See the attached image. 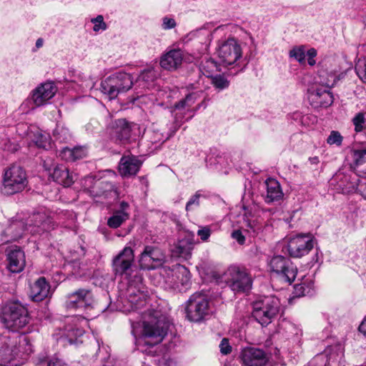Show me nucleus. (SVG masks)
Wrapping results in <instances>:
<instances>
[{"label": "nucleus", "instance_id": "obj_27", "mask_svg": "<svg viewBox=\"0 0 366 366\" xmlns=\"http://www.w3.org/2000/svg\"><path fill=\"white\" fill-rule=\"evenodd\" d=\"M50 176L53 180L64 187H69L74 182V177L69 174L68 169L63 164L54 167Z\"/></svg>", "mask_w": 366, "mask_h": 366}, {"label": "nucleus", "instance_id": "obj_17", "mask_svg": "<svg viewBox=\"0 0 366 366\" xmlns=\"http://www.w3.org/2000/svg\"><path fill=\"white\" fill-rule=\"evenodd\" d=\"M240 358L244 366H264L267 362L265 352L254 347L244 348L241 351Z\"/></svg>", "mask_w": 366, "mask_h": 366}, {"label": "nucleus", "instance_id": "obj_30", "mask_svg": "<svg viewBox=\"0 0 366 366\" xmlns=\"http://www.w3.org/2000/svg\"><path fill=\"white\" fill-rule=\"evenodd\" d=\"M192 249L193 246L189 240L187 239H183L177 242L175 247V252L179 257L187 259L191 256Z\"/></svg>", "mask_w": 366, "mask_h": 366}, {"label": "nucleus", "instance_id": "obj_39", "mask_svg": "<svg viewBox=\"0 0 366 366\" xmlns=\"http://www.w3.org/2000/svg\"><path fill=\"white\" fill-rule=\"evenodd\" d=\"M196 101V97L194 94H191L187 95L185 99L179 101L175 104L176 109H184L192 107Z\"/></svg>", "mask_w": 366, "mask_h": 366}, {"label": "nucleus", "instance_id": "obj_10", "mask_svg": "<svg viewBox=\"0 0 366 366\" xmlns=\"http://www.w3.org/2000/svg\"><path fill=\"white\" fill-rule=\"evenodd\" d=\"M218 56L224 66L234 65V67H238L237 71L242 70L240 68L242 56V47L235 39H228L219 45Z\"/></svg>", "mask_w": 366, "mask_h": 366}, {"label": "nucleus", "instance_id": "obj_59", "mask_svg": "<svg viewBox=\"0 0 366 366\" xmlns=\"http://www.w3.org/2000/svg\"><path fill=\"white\" fill-rule=\"evenodd\" d=\"M193 36L194 35H196V34H203V35H205L207 36V37L209 36V31L205 30V29H199V30H197L196 31H194V33L192 34Z\"/></svg>", "mask_w": 366, "mask_h": 366}, {"label": "nucleus", "instance_id": "obj_58", "mask_svg": "<svg viewBox=\"0 0 366 366\" xmlns=\"http://www.w3.org/2000/svg\"><path fill=\"white\" fill-rule=\"evenodd\" d=\"M317 50L314 48H311L307 51V56L311 58H315L317 56Z\"/></svg>", "mask_w": 366, "mask_h": 366}, {"label": "nucleus", "instance_id": "obj_8", "mask_svg": "<svg viewBox=\"0 0 366 366\" xmlns=\"http://www.w3.org/2000/svg\"><path fill=\"white\" fill-rule=\"evenodd\" d=\"M207 295L202 292L192 294L187 302L186 316L191 322H200L209 314Z\"/></svg>", "mask_w": 366, "mask_h": 366}, {"label": "nucleus", "instance_id": "obj_51", "mask_svg": "<svg viewBox=\"0 0 366 366\" xmlns=\"http://www.w3.org/2000/svg\"><path fill=\"white\" fill-rule=\"evenodd\" d=\"M74 152L73 156L74 161L80 159L86 156V149L83 147H76L73 148Z\"/></svg>", "mask_w": 366, "mask_h": 366}, {"label": "nucleus", "instance_id": "obj_62", "mask_svg": "<svg viewBox=\"0 0 366 366\" xmlns=\"http://www.w3.org/2000/svg\"><path fill=\"white\" fill-rule=\"evenodd\" d=\"M307 61H308V64L310 66H314L316 63L315 58H311V57H308Z\"/></svg>", "mask_w": 366, "mask_h": 366}, {"label": "nucleus", "instance_id": "obj_50", "mask_svg": "<svg viewBox=\"0 0 366 366\" xmlns=\"http://www.w3.org/2000/svg\"><path fill=\"white\" fill-rule=\"evenodd\" d=\"M220 352L222 355H228L232 352V347L227 338H223L219 344Z\"/></svg>", "mask_w": 366, "mask_h": 366}, {"label": "nucleus", "instance_id": "obj_2", "mask_svg": "<svg viewBox=\"0 0 366 366\" xmlns=\"http://www.w3.org/2000/svg\"><path fill=\"white\" fill-rule=\"evenodd\" d=\"M0 319L4 327L11 331L23 328L29 322L27 309L17 301L8 302L2 305Z\"/></svg>", "mask_w": 366, "mask_h": 366}, {"label": "nucleus", "instance_id": "obj_37", "mask_svg": "<svg viewBox=\"0 0 366 366\" xmlns=\"http://www.w3.org/2000/svg\"><path fill=\"white\" fill-rule=\"evenodd\" d=\"M33 141L38 147L46 148L49 144V137L48 134L37 132L36 134L34 135Z\"/></svg>", "mask_w": 366, "mask_h": 366}, {"label": "nucleus", "instance_id": "obj_49", "mask_svg": "<svg viewBox=\"0 0 366 366\" xmlns=\"http://www.w3.org/2000/svg\"><path fill=\"white\" fill-rule=\"evenodd\" d=\"M246 219V225L247 227L251 229L254 232H259L262 229V227L257 223L256 220H251L248 219L247 213L244 214Z\"/></svg>", "mask_w": 366, "mask_h": 366}, {"label": "nucleus", "instance_id": "obj_6", "mask_svg": "<svg viewBox=\"0 0 366 366\" xmlns=\"http://www.w3.org/2000/svg\"><path fill=\"white\" fill-rule=\"evenodd\" d=\"M280 302L273 295L263 297L253 303L252 315L262 326L268 325L280 311Z\"/></svg>", "mask_w": 366, "mask_h": 366}, {"label": "nucleus", "instance_id": "obj_3", "mask_svg": "<svg viewBox=\"0 0 366 366\" xmlns=\"http://www.w3.org/2000/svg\"><path fill=\"white\" fill-rule=\"evenodd\" d=\"M28 180L24 169L13 164L4 171L1 192L4 195H13L21 192L27 186Z\"/></svg>", "mask_w": 366, "mask_h": 366}, {"label": "nucleus", "instance_id": "obj_57", "mask_svg": "<svg viewBox=\"0 0 366 366\" xmlns=\"http://www.w3.org/2000/svg\"><path fill=\"white\" fill-rule=\"evenodd\" d=\"M359 331L366 337V317L359 326Z\"/></svg>", "mask_w": 366, "mask_h": 366}, {"label": "nucleus", "instance_id": "obj_42", "mask_svg": "<svg viewBox=\"0 0 366 366\" xmlns=\"http://www.w3.org/2000/svg\"><path fill=\"white\" fill-rule=\"evenodd\" d=\"M355 71L359 78L366 83V59L357 62L355 66Z\"/></svg>", "mask_w": 366, "mask_h": 366}, {"label": "nucleus", "instance_id": "obj_11", "mask_svg": "<svg viewBox=\"0 0 366 366\" xmlns=\"http://www.w3.org/2000/svg\"><path fill=\"white\" fill-rule=\"evenodd\" d=\"M270 270L277 274V277L290 285L297 274V267L290 259L282 255L274 256L269 261Z\"/></svg>", "mask_w": 366, "mask_h": 366}, {"label": "nucleus", "instance_id": "obj_1", "mask_svg": "<svg viewBox=\"0 0 366 366\" xmlns=\"http://www.w3.org/2000/svg\"><path fill=\"white\" fill-rule=\"evenodd\" d=\"M29 337L16 335L13 337L0 335V365L20 366L32 352Z\"/></svg>", "mask_w": 366, "mask_h": 366}, {"label": "nucleus", "instance_id": "obj_12", "mask_svg": "<svg viewBox=\"0 0 366 366\" xmlns=\"http://www.w3.org/2000/svg\"><path fill=\"white\" fill-rule=\"evenodd\" d=\"M134 261V250L130 247H125L112 259V270L116 276L129 279L133 272Z\"/></svg>", "mask_w": 366, "mask_h": 366}, {"label": "nucleus", "instance_id": "obj_38", "mask_svg": "<svg viewBox=\"0 0 366 366\" xmlns=\"http://www.w3.org/2000/svg\"><path fill=\"white\" fill-rule=\"evenodd\" d=\"M352 158L356 165L366 162V148L353 150Z\"/></svg>", "mask_w": 366, "mask_h": 366}, {"label": "nucleus", "instance_id": "obj_41", "mask_svg": "<svg viewBox=\"0 0 366 366\" xmlns=\"http://www.w3.org/2000/svg\"><path fill=\"white\" fill-rule=\"evenodd\" d=\"M365 122V114L362 112L357 113L352 119V123L355 126V130L357 132H362Z\"/></svg>", "mask_w": 366, "mask_h": 366}, {"label": "nucleus", "instance_id": "obj_45", "mask_svg": "<svg viewBox=\"0 0 366 366\" xmlns=\"http://www.w3.org/2000/svg\"><path fill=\"white\" fill-rule=\"evenodd\" d=\"M92 22L94 24L93 30L96 32L100 30H105L107 25L104 21V18L102 15H98L96 18L92 19Z\"/></svg>", "mask_w": 366, "mask_h": 366}, {"label": "nucleus", "instance_id": "obj_24", "mask_svg": "<svg viewBox=\"0 0 366 366\" xmlns=\"http://www.w3.org/2000/svg\"><path fill=\"white\" fill-rule=\"evenodd\" d=\"M8 269L13 273L23 270L25 266L24 252L17 247L11 249L7 254Z\"/></svg>", "mask_w": 366, "mask_h": 366}, {"label": "nucleus", "instance_id": "obj_14", "mask_svg": "<svg viewBox=\"0 0 366 366\" xmlns=\"http://www.w3.org/2000/svg\"><path fill=\"white\" fill-rule=\"evenodd\" d=\"M54 224L50 216L45 212L32 214L26 220L24 230L31 234H40L53 229Z\"/></svg>", "mask_w": 366, "mask_h": 366}, {"label": "nucleus", "instance_id": "obj_54", "mask_svg": "<svg viewBox=\"0 0 366 366\" xmlns=\"http://www.w3.org/2000/svg\"><path fill=\"white\" fill-rule=\"evenodd\" d=\"M232 237L239 244H244L245 242V237L240 230H234L232 233Z\"/></svg>", "mask_w": 366, "mask_h": 366}, {"label": "nucleus", "instance_id": "obj_5", "mask_svg": "<svg viewBox=\"0 0 366 366\" xmlns=\"http://www.w3.org/2000/svg\"><path fill=\"white\" fill-rule=\"evenodd\" d=\"M133 84V78L131 74L126 72H117L102 81L100 90L110 100H112L119 94L128 92Z\"/></svg>", "mask_w": 366, "mask_h": 366}, {"label": "nucleus", "instance_id": "obj_34", "mask_svg": "<svg viewBox=\"0 0 366 366\" xmlns=\"http://www.w3.org/2000/svg\"><path fill=\"white\" fill-rule=\"evenodd\" d=\"M290 58L295 59L300 64L305 63V47L304 46H298L293 47L289 52Z\"/></svg>", "mask_w": 366, "mask_h": 366}, {"label": "nucleus", "instance_id": "obj_26", "mask_svg": "<svg viewBox=\"0 0 366 366\" xmlns=\"http://www.w3.org/2000/svg\"><path fill=\"white\" fill-rule=\"evenodd\" d=\"M172 272L176 277L174 281V285L179 287V285L182 287V289L187 290L191 285V276L190 272L187 268L181 264H176L173 266L171 269Z\"/></svg>", "mask_w": 366, "mask_h": 366}, {"label": "nucleus", "instance_id": "obj_23", "mask_svg": "<svg viewBox=\"0 0 366 366\" xmlns=\"http://www.w3.org/2000/svg\"><path fill=\"white\" fill-rule=\"evenodd\" d=\"M112 135L116 141L128 142L132 136L131 124L124 119L115 120L113 123Z\"/></svg>", "mask_w": 366, "mask_h": 366}, {"label": "nucleus", "instance_id": "obj_28", "mask_svg": "<svg viewBox=\"0 0 366 366\" xmlns=\"http://www.w3.org/2000/svg\"><path fill=\"white\" fill-rule=\"evenodd\" d=\"M126 295L132 310H138L144 306L146 302L145 294L141 292L140 290L136 289L132 284L129 285Z\"/></svg>", "mask_w": 366, "mask_h": 366}, {"label": "nucleus", "instance_id": "obj_56", "mask_svg": "<svg viewBox=\"0 0 366 366\" xmlns=\"http://www.w3.org/2000/svg\"><path fill=\"white\" fill-rule=\"evenodd\" d=\"M359 189L360 190L362 197L366 199V179L359 184Z\"/></svg>", "mask_w": 366, "mask_h": 366}, {"label": "nucleus", "instance_id": "obj_46", "mask_svg": "<svg viewBox=\"0 0 366 366\" xmlns=\"http://www.w3.org/2000/svg\"><path fill=\"white\" fill-rule=\"evenodd\" d=\"M54 135L56 140L59 142H65L68 139V130L64 128H56L54 132Z\"/></svg>", "mask_w": 366, "mask_h": 366}, {"label": "nucleus", "instance_id": "obj_13", "mask_svg": "<svg viewBox=\"0 0 366 366\" xmlns=\"http://www.w3.org/2000/svg\"><path fill=\"white\" fill-rule=\"evenodd\" d=\"M166 262V255L163 251L154 246H145L139 259L142 269H154L163 265Z\"/></svg>", "mask_w": 366, "mask_h": 366}, {"label": "nucleus", "instance_id": "obj_43", "mask_svg": "<svg viewBox=\"0 0 366 366\" xmlns=\"http://www.w3.org/2000/svg\"><path fill=\"white\" fill-rule=\"evenodd\" d=\"M342 139L343 138L339 132L332 131L327 139V142L330 145L336 144L337 146H340L342 142Z\"/></svg>", "mask_w": 366, "mask_h": 366}, {"label": "nucleus", "instance_id": "obj_36", "mask_svg": "<svg viewBox=\"0 0 366 366\" xmlns=\"http://www.w3.org/2000/svg\"><path fill=\"white\" fill-rule=\"evenodd\" d=\"M212 84L218 90L227 89L229 85V81L227 79L221 74L211 76Z\"/></svg>", "mask_w": 366, "mask_h": 366}, {"label": "nucleus", "instance_id": "obj_55", "mask_svg": "<svg viewBox=\"0 0 366 366\" xmlns=\"http://www.w3.org/2000/svg\"><path fill=\"white\" fill-rule=\"evenodd\" d=\"M197 234L200 237L202 240L206 241L211 234V230L208 227H204L198 230Z\"/></svg>", "mask_w": 366, "mask_h": 366}, {"label": "nucleus", "instance_id": "obj_21", "mask_svg": "<svg viewBox=\"0 0 366 366\" xmlns=\"http://www.w3.org/2000/svg\"><path fill=\"white\" fill-rule=\"evenodd\" d=\"M266 192L262 194L266 203L270 204L282 199L284 194L280 184L274 178H268L264 182Z\"/></svg>", "mask_w": 366, "mask_h": 366}, {"label": "nucleus", "instance_id": "obj_35", "mask_svg": "<svg viewBox=\"0 0 366 366\" xmlns=\"http://www.w3.org/2000/svg\"><path fill=\"white\" fill-rule=\"evenodd\" d=\"M147 137L148 141L150 142L152 144H162L168 138L165 137L164 134L159 132L158 130H149L147 132Z\"/></svg>", "mask_w": 366, "mask_h": 366}, {"label": "nucleus", "instance_id": "obj_20", "mask_svg": "<svg viewBox=\"0 0 366 366\" xmlns=\"http://www.w3.org/2000/svg\"><path fill=\"white\" fill-rule=\"evenodd\" d=\"M129 204L125 201L119 202V207L114 209L112 215L107 220V225L110 228L117 229L129 219Z\"/></svg>", "mask_w": 366, "mask_h": 366}, {"label": "nucleus", "instance_id": "obj_61", "mask_svg": "<svg viewBox=\"0 0 366 366\" xmlns=\"http://www.w3.org/2000/svg\"><path fill=\"white\" fill-rule=\"evenodd\" d=\"M43 45V39H38L36 41V46L37 48L41 47Z\"/></svg>", "mask_w": 366, "mask_h": 366}, {"label": "nucleus", "instance_id": "obj_52", "mask_svg": "<svg viewBox=\"0 0 366 366\" xmlns=\"http://www.w3.org/2000/svg\"><path fill=\"white\" fill-rule=\"evenodd\" d=\"M177 24L174 19L165 16L162 19V28L165 30L173 29Z\"/></svg>", "mask_w": 366, "mask_h": 366}, {"label": "nucleus", "instance_id": "obj_4", "mask_svg": "<svg viewBox=\"0 0 366 366\" xmlns=\"http://www.w3.org/2000/svg\"><path fill=\"white\" fill-rule=\"evenodd\" d=\"M325 71H319V76L320 78V83L325 87L317 86L311 88L308 90V100L311 106L314 108H327L330 107L333 101V95L330 91L335 82L336 76L334 74H330L327 79H323Z\"/></svg>", "mask_w": 366, "mask_h": 366}, {"label": "nucleus", "instance_id": "obj_48", "mask_svg": "<svg viewBox=\"0 0 366 366\" xmlns=\"http://www.w3.org/2000/svg\"><path fill=\"white\" fill-rule=\"evenodd\" d=\"M73 149L65 147L62 149V150L61 151L60 156L62 159H65L66 161L74 162V157L73 156Z\"/></svg>", "mask_w": 366, "mask_h": 366}, {"label": "nucleus", "instance_id": "obj_33", "mask_svg": "<svg viewBox=\"0 0 366 366\" xmlns=\"http://www.w3.org/2000/svg\"><path fill=\"white\" fill-rule=\"evenodd\" d=\"M217 63L213 59H207L202 61L199 69L204 75L209 77L217 69Z\"/></svg>", "mask_w": 366, "mask_h": 366}, {"label": "nucleus", "instance_id": "obj_40", "mask_svg": "<svg viewBox=\"0 0 366 366\" xmlns=\"http://www.w3.org/2000/svg\"><path fill=\"white\" fill-rule=\"evenodd\" d=\"M157 77L156 71L154 69H144L139 76V81L145 82L153 81Z\"/></svg>", "mask_w": 366, "mask_h": 366}, {"label": "nucleus", "instance_id": "obj_18", "mask_svg": "<svg viewBox=\"0 0 366 366\" xmlns=\"http://www.w3.org/2000/svg\"><path fill=\"white\" fill-rule=\"evenodd\" d=\"M56 88L51 82H45L37 86L32 92V101L36 107L45 104L56 94Z\"/></svg>", "mask_w": 366, "mask_h": 366}, {"label": "nucleus", "instance_id": "obj_32", "mask_svg": "<svg viewBox=\"0 0 366 366\" xmlns=\"http://www.w3.org/2000/svg\"><path fill=\"white\" fill-rule=\"evenodd\" d=\"M113 185L108 182L97 181L93 187V192L96 196H107V192H112Z\"/></svg>", "mask_w": 366, "mask_h": 366}, {"label": "nucleus", "instance_id": "obj_7", "mask_svg": "<svg viewBox=\"0 0 366 366\" xmlns=\"http://www.w3.org/2000/svg\"><path fill=\"white\" fill-rule=\"evenodd\" d=\"M222 280L234 292H247L252 285V279L247 270L237 265L229 266L222 274Z\"/></svg>", "mask_w": 366, "mask_h": 366}, {"label": "nucleus", "instance_id": "obj_47", "mask_svg": "<svg viewBox=\"0 0 366 366\" xmlns=\"http://www.w3.org/2000/svg\"><path fill=\"white\" fill-rule=\"evenodd\" d=\"M338 181H341V183L339 184V189L344 191L347 187L346 182H347V177L342 173L336 174L332 179V182H336Z\"/></svg>", "mask_w": 366, "mask_h": 366}, {"label": "nucleus", "instance_id": "obj_22", "mask_svg": "<svg viewBox=\"0 0 366 366\" xmlns=\"http://www.w3.org/2000/svg\"><path fill=\"white\" fill-rule=\"evenodd\" d=\"M183 61V51L180 49H174L161 57V66L167 70H175L181 66Z\"/></svg>", "mask_w": 366, "mask_h": 366}, {"label": "nucleus", "instance_id": "obj_63", "mask_svg": "<svg viewBox=\"0 0 366 366\" xmlns=\"http://www.w3.org/2000/svg\"><path fill=\"white\" fill-rule=\"evenodd\" d=\"M75 319H76V318H74V317H70V318H69V319H68V320H67V323L69 324V323H70V322H74V320Z\"/></svg>", "mask_w": 366, "mask_h": 366}, {"label": "nucleus", "instance_id": "obj_64", "mask_svg": "<svg viewBox=\"0 0 366 366\" xmlns=\"http://www.w3.org/2000/svg\"><path fill=\"white\" fill-rule=\"evenodd\" d=\"M92 177H88V178L86 179V181H92Z\"/></svg>", "mask_w": 366, "mask_h": 366}, {"label": "nucleus", "instance_id": "obj_29", "mask_svg": "<svg viewBox=\"0 0 366 366\" xmlns=\"http://www.w3.org/2000/svg\"><path fill=\"white\" fill-rule=\"evenodd\" d=\"M313 280L310 276H304L301 282L295 285L294 293L297 297L311 295L313 288Z\"/></svg>", "mask_w": 366, "mask_h": 366}, {"label": "nucleus", "instance_id": "obj_53", "mask_svg": "<svg viewBox=\"0 0 366 366\" xmlns=\"http://www.w3.org/2000/svg\"><path fill=\"white\" fill-rule=\"evenodd\" d=\"M47 366H68L67 364L57 356L53 357L48 362Z\"/></svg>", "mask_w": 366, "mask_h": 366}, {"label": "nucleus", "instance_id": "obj_19", "mask_svg": "<svg viewBox=\"0 0 366 366\" xmlns=\"http://www.w3.org/2000/svg\"><path fill=\"white\" fill-rule=\"evenodd\" d=\"M142 162L134 155H124L119 164V172L122 176L128 177L137 174Z\"/></svg>", "mask_w": 366, "mask_h": 366}, {"label": "nucleus", "instance_id": "obj_15", "mask_svg": "<svg viewBox=\"0 0 366 366\" xmlns=\"http://www.w3.org/2000/svg\"><path fill=\"white\" fill-rule=\"evenodd\" d=\"M314 247V239L308 234H299L291 237L287 243L290 255L300 258L307 254Z\"/></svg>", "mask_w": 366, "mask_h": 366}, {"label": "nucleus", "instance_id": "obj_9", "mask_svg": "<svg viewBox=\"0 0 366 366\" xmlns=\"http://www.w3.org/2000/svg\"><path fill=\"white\" fill-rule=\"evenodd\" d=\"M167 332V328L162 321L152 320L144 322L139 343L153 347L162 341Z\"/></svg>", "mask_w": 366, "mask_h": 366}, {"label": "nucleus", "instance_id": "obj_44", "mask_svg": "<svg viewBox=\"0 0 366 366\" xmlns=\"http://www.w3.org/2000/svg\"><path fill=\"white\" fill-rule=\"evenodd\" d=\"M200 196L199 192H197L195 194L189 199L186 204L187 211L193 210L194 208L199 207Z\"/></svg>", "mask_w": 366, "mask_h": 366}, {"label": "nucleus", "instance_id": "obj_16", "mask_svg": "<svg viewBox=\"0 0 366 366\" xmlns=\"http://www.w3.org/2000/svg\"><path fill=\"white\" fill-rule=\"evenodd\" d=\"M94 304L93 294L90 290L81 288L67 295L65 302L67 309H87Z\"/></svg>", "mask_w": 366, "mask_h": 366}, {"label": "nucleus", "instance_id": "obj_60", "mask_svg": "<svg viewBox=\"0 0 366 366\" xmlns=\"http://www.w3.org/2000/svg\"><path fill=\"white\" fill-rule=\"evenodd\" d=\"M309 162L312 164H317L320 162V159H319L318 157L315 156V157H310Z\"/></svg>", "mask_w": 366, "mask_h": 366}, {"label": "nucleus", "instance_id": "obj_31", "mask_svg": "<svg viewBox=\"0 0 366 366\" xmlns=\"http://www.w3.org/2000/svg\"><path fill=\"white\" fill-rule=\"evenodd\" d=\"M83 334V330L77 327L76 325H67L64 327L63 336L68 339L70 344H72L75 342L76 337L82 336Z\"/></svg>", "mask_w": 366, "mask_h": 366}, {"label": "nucleus", "instance_id": "obj_25", "mask_svg": "<svg viewBox=\"0 0 366 366\" xmlns=\"http://www.w3.org/2000/svg\"><path fill=\"white\" fill-rule=\"evenodd\" d=\"M50 285L44 277H39L30 290V297L35 302H39L45 299L49 294Z\"/></svg>", "mask_w": 366, "mask_h": 366}]
</instances>
